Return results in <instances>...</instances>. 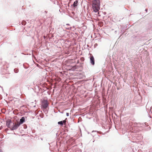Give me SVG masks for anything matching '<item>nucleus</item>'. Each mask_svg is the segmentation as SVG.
Here are the masks:
<instances>
[{
	"label": "nucleus",
	"instance_id": "nucleus-10",
	"mask_svg": "<svg viewBox=\"0 0 152 152\" xmlns=\"http://www.w3.org/2000/svg\"><path fill=\"white\" fill-rule=\"evenodd\" d=\"M22 24L23 25H24L25 24V22H24L23 23H22Z\"/></svg>",
	"mask_w": 152,
	"mask_h": 152
},
{
	"label": "nucleus",
	"instance_id": "nucleus-9",
	"mask_svg": "<svg viewBox=\"0 0 152 152\" xmlns=\"http://www.w3.org/2000/svg\"><path fill=\"white\" fill-rule=\"evenodd\" d=\"M62 121V122L63 124H65L66 122V120H65L63 121Z\"/></svg>",
	"mask_w": 152,
	"mask_h": 152
},
{
	"label": "nucleus",
	"instance_id": "nucleus-1",
	"mask_svg": "<svg viewBox=\"0 0 152 152\" xmlns=\"http://www.w3.org/2000/svg\"><path fill=\"white\" fill-rule=\"evenodd\" d=\"M92 9L96 12L100 9V1L99 0H93L92 1Z\"/></svg>",
	"mask_w": 152,
	"mask_h": 152
},
{
	"label": "nucleus",
	"instance_id": "nucleus-5",
	"mask_svg": "<svg viewBox=\"0 0 152 152\" xmlns=\"http://www.w3.org/2000/svg\"><path fill=\"white\" fill-rule=\"evenodd\" d=\"M91 63L92 65H94V57L92 56L90 58Z\"/></svg>",
	"mask_w": 152,
	"mask_h": 152
},
{
	"label": "nucleus",
	"instance_id": "nucleus-4",
	"mask_svg": "<svg viewBox=\"0 0 152 152\" xmlns=\"http://www.w3.org/2000/svg\"><path fill=\"white\" fill-rule=\"evenodd\" d=\"M11 123V121L10 120H8L6 121V125L9 128L11 129V126L10 124Z\"/></svg>",
	"mask_w": 152,
	"mask_h": 152
},
{
	"label": "nucleus",
	"instance_id": "nucleus-8",
	"mask_svg": "<svg viewBox=\"0 0 152 152\" xmlns=\"http://www.w3.org/2000/svg\"><path fill=\"white\" fill-rule=\"evenodd\" d=\"M58 124H60L61 125H63V123H62V121L58 122Z\"/></svg>",
	"mask_w": 152,
	"mask_h": 152
},
{
	"label": "nucleus",
	"instance_id": "nucleus-3",
	"mask_svg": "<svg viewBox=\"0 0 152 152\" xmlns=\"http://www.w3.org/2000/svg\"><path fill=\"white\" fill-rule=\"evenodd\" d=\"M48 103L47 100H44L42 102V106L44 108H45L48 107Z\"/></svg>",
	"mask_w": 152,
	"mask_h": 152
},
{
	"label": "nucleus",
	"instance_id": "nucleus-6",
	"mask_svg": "<svg viewBox=\"0 0 152 152\" xmlns=\"http://www.w3.org/2000/svg\"><path fill=\"white\" fill-rule=\"evenodd\" d=\"M78 0H76L73 4V6L74 7H76L78 5Z\"/></svg>",
	"mask_w": 152,
	"mask_h": 152
},
{
	"label": "nucleus",
	"instance_id": "nucleus-7",
	"mask_svg": "<svg viewBox=\"0 0 152 152\" xmlns=\"http://www.w3.org/2000/svg\"><path fill=\"white\" fill-rule=\"evenodd\" d=\"M25 121V118L23 117L20 120V121L19 122V124L20 125L22 124Z\"/></svg>",
	"mask_w": 152,
	"mask_h": 152
},
{
	"label": "nucleus",
	"instance_id": "nucleus-11",
	"mask_svg": "<svg viewBox=\"0 0 152 152\" xmlns=\"http://www.w3.org/2000/svg\"><path fill=\"white\" fill-rule=\"evenodd\" d=\"M66 115L67 116H68L69 115V113H66Z\"/></svg>",
	"mask_w": 152,
	"mask_h": 152
},
{
	"label": "nucleus",
	"instance_id": "nucleus-2",
	"mask_svg": "<svg viewBox=\"0 0 152 152\" xmlns=\"http://www.w3.org/2000/svg\"><path fill=\"white\" fill-rule=\"evenodd\" d=\"M20 125L18 121L16 120L15 121H14L12 126H11V130H13L17 129Z\"/></svg>",
	"mask_w": 152,
	"mask_h": 152
}]
</instances>
